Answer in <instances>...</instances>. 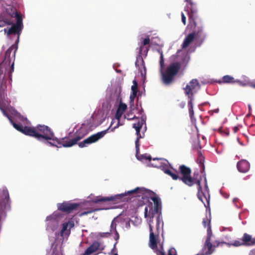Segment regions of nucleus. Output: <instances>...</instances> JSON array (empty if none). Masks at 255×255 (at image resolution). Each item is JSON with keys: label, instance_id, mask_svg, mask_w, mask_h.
Wrapping results in <instances>:
<instances>
[{"label": "nucleus", "instance_id": "21", "mask_svg": "<svg viewBox=\"0 0 255 255\" xmlns=\"http://www.w3.org/2000/svg\"><path fill=\"white\" fill-rule=\"evenodd\" d=\"M127 109V106L126 104L121 102L119 105L118 108L117 110L116 114V118L117 119H120L123 114L124 112Z\"/></svg>", "mask_w": 255, "mask_h": 255}, {"label": "nucleus", "instance_id": "5", "mask_svg": "<svg viewBox=\"0 0 255 255\" xmlns=\"http://www.w3.org/2000/svg\"><path fill=\"white\" fill-rule=\"evenodd\" d=\"M150 42V40L149 36L143 39H141V44L138 52L139 57L137 58L135 64L136 67L138 68V70L141 75H145L146 74V68L141 55L143 54H144L145 56L147 55L149 50Z\"/></svg>", "mask_w": 255, "mask_h": 255}, {"label": "nucleus", "instance_id": "46", "mask_svg": "<svg viewBox=\"0 0 255 255\" xmlns=\"http://www.w3.org/2000/svg\"><path fill=\"white\" fill-rule=\"evenodd\" d=\"M252 86L253 88H255V84H253V85H252V86Z\"/></svg>", "mask_w": 255, "mask_h": 255}, {"label": "nucleus", "instance_id": "45", "mask_svg": "<svg viewBox=\"0 0 255 255\" xmlns=\"http://www.w3.org/2000/svg\"><path fill=\"white\" fill-rule=\"evenodd\" d=\"M248 107H249V110H251V105H248Z\"/></svg>", "mask_w": 255, "mask_h": 255}, {"label": "nucleus", "instance_id": "32", "mask_svg": "<svg viewBox=\"0 0 255 255\" xmlns=\"http://www.w3.org/2000/svg\"><path fill=\"white\" fill-rule=\"evenodd\" d=\"M202 224L205 228L207 226L209 227V226H210V221H209L206 217L205 218L203 219Z\"/></svg>", "mask_w": 255, "mask_h": 255}, {"label": "nucleus", "instance_id": "2", "mask_svg": "<svg viewBox=\"0 0 255 255\" xmlns=\"http://www.w3.org/2000/svg\"><path fill=\"white\" fill-rule=\"evenodd\" d=\"M128 196H133L140 197L142 198L144 197H147L150 198L154 203V208H152V205L150 203L149 210L148 211V207H145L144 209V217L148 218L149 222L151 223L153 221L154 214H158L161 210V202L158 196L153 192L150 190L146 189L143 187H136V188L128 191L124 193L119 194L111 196L110 197L97 196L92 200V202L95 204L100 202L112 201L115 203H119L121 201H127L129 200Z\"/></svg>", "mask_w": 255, "mask_h": 255}, {"label": "nucleus", "instance_id": "34", "mask_svg": "<svg viewBox=\"0 0 255 255\" xmlns=\"http://www.w3.org/2000/svg\"><path fill=\"white\" fill-rule=\"evenodd\" d=\"M168 255H176L175 250L173 249H170L168 251Z\"/></svg>", "mask_w": 255, "mask_h": 255}, {"label": "nucleus", "instance_id": "39", "mask_svg": "<svg viewBox=\"0 0 255 255\" xmlns=\"http://www.w3.org/2000/svg\"><path fill=\"white\" fill-rule=\"evenodd\" d=\"M233 130L235 133L237 132L239 130V128L237 126L233 128Z\"/></svg>", "mask_w": 255, "mask_h": 255}, {"label": "nucleus", "instance_id": "40", "mask_svg": "<svg viewBox=\"0 0 255 255\" xmlns=\"http://www.w3.org/2000/svg\"><path fill=\"white\" fill-rule=\"evenodd\" d=\"M204 176H205V175H204ZM204 180H205V188L206 189H207L208 188V186H207V179H206V177H204Z\"/></svg>", "mask_w": 255, "mask_h": 255}, {"label": "nucleus", "instance_id": "47", "mask_svg": "<svg viewBox=\"0 0 255 255\" xmlns=\"http://www.w3.org/2000/svg\"><path fill=\"white\" fill-rule=\"evenodd\" d=\"M114 255H118L117 254H115Z\"/></svg>", "mask_w": 255, "mask_h": 255}, {"label": "nucleus", "instance_id": "23", "mask_svg": "<svg viewBox=\"0 0 255 255\" xmlns=\"http://www.w3.org/2000/svg\"><path fill=\"white\" fill-rule=\"evenodd\" d=\"M133 85L131 86V92L130 94V102H133L134 100L135 99V98L136 97L137 95V85L136 82L134 81H133Z\"/></svg>", "mask_w": 255, "mask_h": 255}, {"label": "nucleus", "instance_id": "30", "mask_svg": "<svg viewBox=\"0 0 255 255\" xmlns=\"http://www.w3.org/2000/svg\"><path fill=\"white\" fill-rule=\"evenodd\" d=\"M212 236V232L211 230V226H209L208 227L207 229V235L206 240H208L209 239V241H211V237Z\"/></svg>", "mask_w": 255, "mask_h": 255}, {"label": "nucleus", "instance_id": "4", "mask_svg": "<svg viewBox=\"0 0 255 255\" xmlns=\"http://www.w3.org/2000/svg\"><path fill=\"white\" fill-rule=\"evenodd\" d=\"M200 85L198 81L194 79L191 80L184 88V93L188 98V108L189 110V116L191 121H196L194 117V112L193 110V101L194 100V95L200 89Z\"/></svg>", "mask_w": 255, "mask_h": 255}, {"label": "nucleus", "instance_id": "18", "mask_svg": "<svg viewBox=\"0 0 255 255\" xmlns=\"http://www.w3.org/2000/svg\"><path fill=\"white\" fill-rule=\"evenodd\" d=\"M149 247L152 249H157V242L156 240V236L154 235L152 230V226L151 223L149 222Z\"/></svg>", "mask_w": 255, "mask_h": 255}, {"label": "nucleus", "instance_id": "42", "mask_svg": "<svg viewBox=\"0 0 255 255\" xmlns=\"http://www.w3.org/2000/svg\"><path fill=\"white\" fill-rule=\"evenodd\" d=\"M187 59V60L188 61V60H189V56H188L186 55L185 56V57L184 59Z\"/></svg>", "mask_w": 255, "mask_h": 255}, {"label": "nucleus", "instance_id": "20", "mask_svg": "<svg viewBox=\"0 0 255 255\" xmlns=\"http://www.w3.org/2000/svg\"><path fill=\"white\" fill-rule=\"evenodd\" d=\"M100 247V244L98 242L93 243L85 251L84 253L82 255H90L94 252H96Z\"/></svg>", "mask_w": 255, "mask_h": 255}, {"label": "nucleus", "instance_id": "3", "mask_svg": "<svg viewBox=\"0 0 255 255\" xmlns=\"http://www.w3.org/2000/svg\"><path fill=\"white\" fill-rule=\"evenodd\" d=\"M187 3L184 8V10L187 12L189 18V24L193 31L189 33L184 38L182 44L183 49L187 48L195 38L199 39L203 42L206 38V34L203 32V26L201 22H198L195 20V14L197 9L195 4L192 0H185Z\"/></svg>", "mask_w": 255, "mask_h": 255}, {"label": "nucleus", "instance_id": "38", "mask_svg": "<svg viewBox=\"0 0 255 255\" xmlns=\"http://www.w3.org/2000/svg\"><path fill=\"white\" fill-rule=\"evenodd\" d=\"M156 254L157 255H165L164 252L162 251L157 250Z\"/></svg>", "mask_w": 255, "mask_h": 255}, {"label": "nucleus", "instance_id": "13", "mask_svg": "<svg viewBox=\"0 0 255 255\" xmlns=\"http://www.w3.org/2000/svg\"><path fill=\"white\" fill-rule=\"evenodd\" d=\"M179 171L181 175V177H180L181 181L187 185L188 183H191V169L189 167L185 165H181L179 167Z\"/></svg>", "mask_w": 255, "mask_h": 255}, {"label": "nucleus", "instance_id": "26", "mask_svg": "<svg viewBox=\"0 0 255 255\" xmlns=\"http://www.w3.org/2000/svg\"><path fill=\"white\" fill-rule=\"evenodd\" d=\"M165 173L171 176L173 180H180V177L178 176V175L176 173H173L170 170H165Z\"/></svg>", "mask_w": 255, "mask_h": 255}, {"label": "nucleus", "instance_id": "12", "mask_svg": "<svg viewBox=\"0 0 255 255\" xmlns=\"http://www.w3.org/2000/svg\"><path fill=\"white\" fill-rule=\"evenodd\" d=\"M15 24L12 23L11 27L9 29H4V31L6 32L7 35L11 34H18V39L23 28L22 18L18 17Z\"/></svg>", "mask_w": 255, "mask_h": 255}, {"label": "nucleus", "instance_id": "11", "mask_svg": "<svg viewBox=\"0 0 255 255\" xmlns=\"http://www.w3.org/2000/svg\"><path fill=\"white\" fill-rule=\"evenodd\" d=\"M0 207L5 211L10 210L9 193L5 187L0 189Z\"/></svg>", "mask_w": 255, "mask_h": 255}, {"label": "nucleus", "instance_id": "8", "mask_svg": "<svg viewBox=\"0 0 255 255\" xmlns=\"http://www.w3.org/2000/svg\"><path fill=\"white\" fill-rule=\"evenodd\" d=\"M133 128L136 130L137 135L136 139L135 141L136 153L139 152V139L143 138L144 136V132L146 129L145 120L143 118L138 119L137 122L134 123L132 126Z\"/></svg>", "mask_w": 255, "mask_h": 255}, {"label": "nucleus", "instance_id": "28", "mask_svg": "<svg viewBox=\"0 0 255 255\" xmlns=\"http://www.w3.org/2000/svg\"><path fill=\"white\" fill-rule=\"evenodd\" d=\"M99 209H89L86 211H84L83 212H81L78 214V216L79 217H82L84 215H87L88 214H91L93 212H94L95 211H98Z\"/></svg>", "mask_w": 255, "mask_h": 255}, {"label": "nucleus", "instance_id": "44", "mask_svg": "<svg viewBox=\"0 0 255 255\" xmlns=\"http://www.w3.org/2000/svg\"><path fill=\"white\" fill-rule=\"evenodd\" d=\"M56 250V247H55L54 248H53V254H54V253H55V251Z\"/></svg>", "mask_w": 255, "mask_h": 255}, {"label": "nucleus", "instance_id": "1", "mask_svg": "<svg viewBox=\"0 0 255 255\" xmlns=\"http://www.w3.org/2000/svg\"><path fill=\"white\" fill-rule=\"evenodd\" d=\"M108 130V129L94 134L79 143L78 142L87 134V132L83 128H80L74 133L70 132L68 136L60 139L56 137L50 128L45 125H38L36 127H31L30 132V136L35 138L39 141L52 140V142L47 141L46 143L53 146L60 147L62 146L64 147H70L78 143L79 146L82 148L86 146L87 144L96 142L104 137Z\"/></svg>", "mask_w": 255, "mask_h": 255}, {"label": "nucleus", "instance_id": "43", "mask_svg": "<svg viewBox=\"0 0 255 255\" xmlns=\"http://www.w3.org/2000/svg\"><path fill=\"white\" fill-rule=\"evenodd\" d=\"M135 118H136V117L135 116H134L133 117H132L131 118H128V120H131V119H134Z\"/></svg>", "mask_w": 255, "mask_h": 255}, {"label": "nucleus", "instance_id": "27", "mask_svg": "<svg viewBox=\"0 0 255 255\" xmlns=\"http://www.w3.org/2000/svg\"><path fill=\"white\" fill-rule=\"evenodd\" d=\"M116 223L115 222V220H114L111 223V230L110 231L112 232L113 230L114 231L115 233H116V236L117 237V239L119 238V235L116 230Z\"/></svg>", "mask_w": 255, "mask_h": 255}, {"label": "nucleus", "instance_id": "29", "mask_svg": "<svg viewBox=\"0 0 255 255\" xmlns=\"http://www.w3.org/2000/svg\"><path fill=\"white\" fill-rule=\"evenodd\" d=\"M68 224H65V223H64L62 224V229L60 232V235L61 236H63L64 233H66V232H67V233L68 234Z\"/></svg>", "mask_w": 255, "mask_h": 255}, {"label": "nucleus", "instance_id": "7", "mask_svg": "<svg viewBox=\"0 0 255 255\" xmlns=\"http://www.w3.org/2000/svg\"><path fill=\"white\" fill-rule=\"evenodd\" d=\"M181 66V63L178 62L171 63L164 72H161L163 83L166 85L171 84L174 81V77L178 73Z\"/></svg>", "mask_w": 255, "mask_h": 255}, {"label": "nucleus", "instance_id": "6", "mask_svg": "<svg viewBox=\"0 0 255 255\" xmlns=\"http://www.w3.org/2000/svg\"><path fill=\"white\" fill-rule=\"evenodd\" d=\"M19 17H22L21 14L17 12L16 8L13 5H7L0 14V27L11 25L13 22V18L17 19Z\"/></svg>", "mask_w": 255, "mask_h": 255}, {"label": "nucleus", "instance_id": "17", "mask_svg": "<svg viewBox=\"0 0 255 255\" xmlns=\"http://www.w3.org/2000/svg\"><path fill=\"white\" fill-rule=\"evenodd\" d=\"M237 167L240 172L246 173L250 168V164L247 160L241 159L238 162Z\"/></svg>", "mask_w": 255, "mask_h": 255}, {"label": "nucleus", "instance_id": "37", "mask_svg": "<svg viewBox=\"0 0 255 255\" xmlns=\"http://www.w3.org/2000/svg\"><path fill=\"white\" fill-rule=\"evenodd\" d=\"M185 105H186V103L185 102H182L181 103H180L179 105V107L181 108V109H184L185 107Z\"/></svg>", "mask_w": 255, "mask_h": 255}, {"label": "nucleus", "instance_id": "41", "mask_svg": "<svg viewBox=\"0 0 255 255\" xmlns=\"http://www.w3.org/2000/svg\"><path fill=\"white\" fill-rule=\"evenodd\" d=\"M145 158L148 160H150L151 159V157L150 156H148L147 157H146Z\"/></svg>", "mask_w": 255, "mask_h": 255}, {"label": "nucleus", "instance_id": "9", "mask_svg": "<svg viewBox=\"0 0 255 255\" xmlns=\"http://www.w3.org/2000/svg\"><path fill=\"white\" fill-rule=\"evenodd\" d=\"M192 182L188 183V186H192L194 184H196L198 186V193L197 196L198 199L203 202L202 196L205 198L208 204H209V197L208 198L204 194L202 191V188L201 185V182L202 180V176L200 175L198 171H195L193 173V176H191Z\"/></svg>", "mask_w": 255, "mask_h": 255}, {"label": "nucleus", "instance_id": "25", "mask_svg": "<svg viewBox=\"0 0 255 255\" xmlns=\"http://www.w3.org/2000/svg\"><path fill=\"white\" fill-rule=\"evenodd\" d=\"M198 158H197V162L201 165L202 172H205V165L204 164V162L205 161V158L203 156V155L200 151H198Z\"/></svg>", "mask_w": 255, "mask_h": 255}, {"label": "nucleus", "instance_id": "35", "mask_svg": "<svg viewBox=\"0 0 255 255\" xmlns=\"http://www.w3.org/2000/svg\"><path fill=\"white\" fill-rule=\"evenodd\" d=\"M181 19H182V22H183L184 25H186V16H185L183 12L181 13Z\"/></svg>", "mask_w": 255, "mask_h": 255}, {"label": "nucleus", "instance_id": "10", "mask_svg": "<svg viewBox=\"0 0 255 255\" xmlns=\"http://www.w3.org/2000/svg\"><path fill=\"white\" fill-rule=\"evenodd\" d=\"M228 246L240 247L242 246H251L255 245V238H252V236L247 234L244 233L242 239L235 241L233 243H226Z\"/></svg>", "mask_w": 255, "mask_h": 255}, {"label": "nucleus", "instance_id": "15", "mask_svg": "<svg viewBox=\"0 0 255 255\" xmlns=\"http://www.w3.org/2000/svg\"><path fill=\"white\" fill-rule=\"evenodd\" d=\"M80 206V204L76 203L63 202L58 204V209L62 212L70 213L72 211L76 210Z\"/></svg>", "mask_w": 255, "mask_h": 255}, {"label": "nucleus", "instance_id": "16", "mask_svg": "<svg viewBox=\"0 0 255 255\" xmlns=\"http://www.w3.org/2000/svg\"><path fill=\"white\" fill-rule=\"evenodd\" d=\"M10 123L16 130L26 135L30 136L31 132H29L31 130V127L27 126L22 127L21 125L14 123L12 120H10Z\"/></svg>", "mask_w": 255, "mask_h": 255}, {"label": "nucleus", "instance_id": "24", "mask_svg": "<svg viewBox=\"0 0 255 255\" xmlns=\"http://www.w3.org/2000/svg\"><path fill=\"white\" fill-rule=\"evenodd\" d=\"M161 160L159 165H154L155 167H158L160 168L162 170L164 171L165 173V170H169L168 168V162L166 160H162V159H157Z\"/></svg>", "mask_w": 255, "mask_h": 255}, {"label": "nucleus", "instance_id": "36", "mask_svg": "<svg viewBox=\"0 0 255 255\" xmlns=\"http://www.w3.org/2000/svg\"><path fill=\"white\" fill-rule=\"evenodd\" d=\"M160 223V216L158 215L156 218V228L157 229L159 228Z\"/></svg>", "mask_w": 255, "mask_h": 255}, {"label": "nucleus", "instance_id": "33", "mask_svg": "<svg viewBox=\"0 0 255 255\" xmlns=\"http://www.w3.org/2000/svg\"><path fill=\"white\" fill-rule=\"evenodd\" d=\"M65 224H68V227H69V230L68 231V234H70V230L74 226V221L72 220H70V221H69L68 222L65 223Z\"/></svg>", "mask_w": 255, "mask_h": 255}, {"label": "nucleus", "instance_id": "31", "mask_svg": "<svg viewBox=\"0 0 255 255\" xmlns=\"http://www.w3.org/2000/svg\"><path fill=\"white\" fill-rule=\"evenodd\" d=\"M159 52L160 53V54L159 63H160L161 68L162 69L163 67V66H164L163 55V53L162 51H160L159 50Z\"/></svg>", "mask_w": 255, "mask_h": 255}, {"label": "nucleus", "instance_id": "19", "mask_svg": "<svg viewBox=\"0 0 255 255\" xmlns=\"http://www.w3.org/2000/svg\"><path fill=\"white\" fill-rule=\"evenodd\" d=\"M7 85L5 84V89H4L3 90H0V101L4 99L6 96V91L7 89ZM0 110L2 112L3 115L7 117L8 119L9 120V122H10V120H12L11 117L6 113V112L5 111V110L1 107V106L0 105Z\"/></svg>", "mask_w": 255, "mask_h": 255}, {"label": "nucleus", "instance_id": "14", "mask_svg": "<svg viewBox=\"0 0 255 255\" xmlns=\"http://www.w3.org/2000/svg\"><path fill=\"white\" fill-rule=\"evenodd\" d=\"M226 243H227L224 242H219L218 241H216L214 243V245H213L211 243V241H209V239H208V240H206L202 248V251H204L206 249H207V251L205 253H202L200 254V255H210L214 252V249H213V247L215 248L219 246L220 245L226 244Z\"/></svg>", "mask_w": 255, "mask_h": 255}, {"label": "nucleus", "instance_id": "22", "mask_svg": "<svg viewBox=\"0 0 255 255\" xmlns=\"http://www.w3.org/2000/svg\"><path fill=\"white\" fill-rule=\"evenodd\" d=\"M222 82L224 83L232 84L235 83H239L240 85H244L242 82L238 80H235L234 77L230 75H225L222 77Z\"/></svg>", "mask_w": 255, "mask_h": 255}]
</instances>
